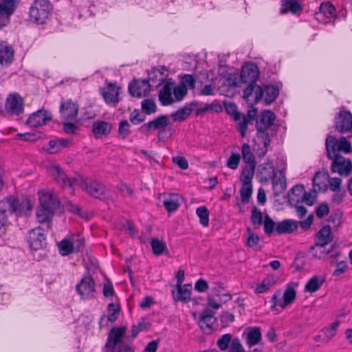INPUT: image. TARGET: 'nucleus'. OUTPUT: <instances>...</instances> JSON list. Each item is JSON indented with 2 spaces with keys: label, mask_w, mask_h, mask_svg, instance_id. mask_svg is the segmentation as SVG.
I'll list each match as a JSON object with an SVG mask.
<instances>
[{
  "label": "nucleus",
  "mask_w": 352,
  "mask_h": 352,
  "mask_svg": "<svg viewBox=\"0 0 352 352\" xmlns=\"http://www.w3.org/2000/svg\"><path fill=\"white\" fill-rule=\"evenodd\" d=\"M78 113V104L71 99L61 102L60 106V113L61 118L65 121L77 122Z\"/></svg>",
  "instance_id": "nucleus-6"
},
{
  "label": "nucleus",
  "mask_w": 352,
  "mask_h": 352,
  "mask_svg": "<svg viewBox=\"0 0 352 352\" xmlns=\"http://www.w3.org/2000/svg\"><path fill=\"white\" fill-rule=\"evenodd\" d=\"M338 149L339 151H342L345 153H349L351 151V145L346 138L342 137L338 141Z\"/></svg>",
  "instance_id": "nucleus-63"
},
{
  "label": "nucleus",
  "mask_w": 352,
  "mask_h": 352,
  "mask_svg": "<svg viewBox=\"0 0 352 352\" xmlns=\"http://www.w3.org/2000/svg\"><path fill=\"white\" fill-rule=\"evenodd\" d=\"M177 292L175 294L173 292V298L175 301H184L188 302L190 299L192 285L186 284L183 287L182 285L177 286Z\"/></svg>",
  "instance_id": "nucleus-34"
},
{
  "label": "nucleus",
  "mask_w": 352,
  "mask_h": 352,
  "mask_svg": "<svg viewBox=\"0 0 352 352\" xmlns=\"http://www.w3.org/2000/svg\"><path fill=\"white\" fill-rule=\"evenodd\" d=\"M225 108H226V111L228 112V113L231 115L233 117L234 121H238V120H239L240 114H241V113L237 111V107L234 104H233V103L225 104Z\"/></svg>",
  "instance_id": "nucleus-61"
},
{
  "label": "nucleus",
  "mask_w": 352,
  "mask_h": 352,
  "mask_svg": "<svg viewBox=\"0 0 352 352\" xmlns=\"http://www.w3.org/2000/svg\"><path fill=\"white\" fill-rule=\"evenodd\" d=\"M327 245H316V243L309 248V253L315 258L318 259H324L327 256L331 257H337L340 255V252L336 248L335 245H332L331 248L327 249Z\"/></svg>",
  "instance_id": "nucleus-15"
},
{
  "label": "nucleus",
  "mask_w": 352,
  "mask_h": 352,
  "mask_svg": "<svg viewBox=\"0 0 352 352\" xmlns=\"http://www.w3.org/2000/svg\"><path fill=\"white\" fill-rule=\"evenodd\" d=\"M319 11L326 18L331 19L336 16V10L334 6L329 1L322 2L320 7Z\"/></svg>",
  "instance_id": "nucleus-41"
},
{
  "label": "nucleus",
  "mask_w": 352,
  "mask_h": 352,
  "mask_svg": "<svg viewBox=\"0 0 352 352\" xmlns=\"http://www.w3.org/2000/svg\"><path fill=\"white\" fill-rule=\"evenodd\" d=\"M54 212V210L39 206L36 210V217L38 221L41 223L45 222L49 223L52 219Z\"/></svg>",
  "instance_id": "nucleus-40"
},
{
  "label": "nucleus",
  "mask_w": 352,
  "mask_h": 352,
  "mask_svg": "<svg viewBox=\"0 0 352 352\" xmlns=\"http://www.w3.org/2000/svg\"><path fill=\"white\" fill-rule=\"evenodd\" d=\"M265 94V102L269 104L273 102L279 94V86L278 85H267L263 89Z\"/></svg>",
  "instance_id": "nucleus-35"
},
{
  "label": "nucleus",
  "mask_w": 352,
  "mask_h": 352,
  "mask_svg": "<svg viewBox=\"0 0 352 352\" xmlns=\"http://www.w3.org/2000/svg\"><path fill=\"white\" fill-rule=\"evenodd\" d=\"M181 197L177 194H173L164 201V206L168 212L176 211L180 206Z\"/></svg>",
  "instance_id": "nucleus-36"
},
{
  "label": "nucleus",
  "mask_w": 352,
  "mask_h": 352,
  "mask_svg": "<svg viewBox=\"0 0 352 352\" xmlns=\"http://www.w3.org/2000/svg\"><path fill=\"white\" fill-rule=\"evenodd\" d=\"M281 291L278 290L276 291L272 297V305L271 306V309L272 311L276 310V308L277 306H279L281 307V309H285L284 306L283 305V300H281Z\"/></svg>",
  "instance_id": "nucleus-59"
},
{
  "label": "nucleus",
  "mask_w": 352,
  "mask_h": 352,
  "mask_svg": "<svg viewBox=\"0 0 352 352\" xmlns=\"http://www.w3.org/2000/svg\"><path fill=\"white\" fill-rule=\"evenodd\" d=\"M131 133L130 124L126 120H122L119 122L118 134L122 140L126 139Z\"/></svg>",
  "instance_id": "nucleus-47"
},
{
  "label": "nucleus",
  "mask_w": 352,
  "mask_h": 352,
  "mask_svg": "<svg viewBox=\"0 0 352 352\" xmlns=\"http://www.w3.org/2000/svg\"><path fill=\"white\" fill-rule=\"evenodd\" d=\"M241 202L248 204L252 193V184H243L240 190Z\"/></svg>",
  "instance_id": "nucleus-49"
},
{
  "label": "nucleus",
  "mask_w": 352,
  "mask_h": 352,
  "mask_svg": "<svg viewBox=\"0 0 352 352\" xmlns=\"http://www.w3.org/2000/svg\"><path fill=\"white\" fill-rule=\"evenodd\" d=\"M236 122H237V129L240 132L241 135L243 138L245 137L248 129V124L250 123V122L245 118V115L242 114H240L239 120Z\"/></svg>",
  "instance_id": "nucleus-53"
},
{
  "label": "nucleus",
  "mask_w": 352,
  "mask_h": 352,
  "mask_svg": "<svg viewBox=\"0 0 352 352\" xmlns=\"http://www.w3.org/2000/svg\"><path fill=\"white\" fill-rule=\"evenodd\" d=\"M170 124V120L167 116H161L144 124L142 126L141 129L146 132H148L151 129L164 130Z\"/></svg>",
  "instance_id": "nucleus-25"
},
{
  "label": "nucleus",
  "mask_w": 352,
  "mask_h": 352,
  "mask_svg": "<svg viewBox=\"0 0 352 352\" xmlns=\"http://www.w3.org/2000/svg\"><path fill=\"white\" fill-rule=\"evenodd\" d=\"M333 234L330 226H323L316 236V245H327L333 241Z\"/></svg>",
  "instance_id": "nucleus-29"
},
{
  "label": "nucleus",
  "mask_w": 352,
  "mask_h": 352,
  "mask_svg": "<svg viewBox=\"0 0 352 352\" xmlns=\"http://www.w3.org/2000/svg\"><path fill=\"white\" fill-rule=\"evenodd\" d=\"M111 124L105 121H96L92 125V132L96 138L107 136L111 131Z\"/></svg>",
  "instance_id": "nucleus-31"
},
{
  "label": "nucleus",
  "mask_w": 352,
  "mask_h": 352,
  "mask_svg": "<svg viewBox=\"0 0 352 352\" xmlns=\"http://www.w3.org/2000/svg\"><path fill=\"white\" fill-rule=\"evenodd\" d=\"M274 285V282L269 278H266L255 288V292L262 294L268 291Z\"/></svg>",
  "instance_id": "nucleus-51"
},
{
  "label": "nucleus",
  "mask_w": 352,
  "mask_h": 352,
  "mask_svg": "<svg viewBox=\"0 0 352 352\" xmlns=\"http://www.w3.org/2000/svg\"><path fill=\"white\" fill-rule=\"evenodd\" d=\"M232 340V335L226 333L219 338L217 344L221 351H226L230 347Z\"/></svg>",
  "instance_id": "nucleus-48"
},
{
  "label": "nucleus",
  "mask_w": 352,
  "mask_h": 352,
  "mask_svg": "<svg viewBox=\"0 0 352 352\" xmlns=\"http://www.w3.org/2000/svg\"><path fill=\"white\" fill-rule=\"evenodd\" d=\"M126 327H113L108 334L103 352H134L132 342L124 340Z\"/></svg>",
  "instance_id": "nucleus-2"
},
{
  "label": "nucleus",
  "mask_w": 352,
  "mask_h": 352,
  "mask_svg": "<svg viewBox=\"0 0 352 352\" xmlns=\"http://www.w3.org/2000/svg\"><path fill=\"white\" fill-rule=\"evenodd\" d=\"M241 155L237 153H233L227 160V166L231 169L235 170L238 168L240 162Z\"/></svg>",
  "instance_id": "nucleus-57"
},
{
  "label": "nucleus",
  "mask_w": 352,
  "mask_h": 352,
  "mask_svg": "<svg viewBox=\"0 0 352 352\" xmlns=\"http://www.w3.org/2000/svg\"><path fill=\"white\" fill-rule=\"evenodd\" d=\"M14 50L6 42H0V65H9L12 62Z\"/></svg>",
  "instance_id": "nucleus-30"
},
{
  "label": "nucleus",
  "mask_w": 352,
  "mask_h": 352,
  "mask_svg": "<svg viewBox=\"0 0 352 352\" xmlns=\"http://www.w3.org/2000/svg\"><path fill=\"white\" fill-rule=\"evenodd\" d=\"M16 7L14 0H3L0 2V28H3L10 23V16L14 13Z\"/></svg>",
  "instance_id": "nucleus-11"
},
{
  "label": "nucleus",
  "mask_w": 352,
  "mask_h": 352,
  "mask_svg": "<svg viewBox=\"0 0 352 352\" xmlns=\"http://www.w3.org/2000/svg\"><path fill=\"white\" fill-rule=\"evenodd\" d=\"M151 245L153 253L156 256H160L164 252H168L166 243L163 240H160L157 238L151 239Z\"/></svg>",
  "instance_id": "nucleus-39"
},
{
  "label": "nucleus",
  "mask_w": 352,
  "mask_h": 352,
  "mask_svg": "<svg viewBox=\"0 0 352 352\" xmlns=\"http://www.w3.org/2000/svg\"><path fill=\"white\" fill-rule=\"evenodd\" d=\"M263 224L264 231L266 234L270 235L274 231H275L276 224L268 215L265 217Z\"/></svg>",
  "instance_id": "nucleus-60"
},
{
  "label": "nucleus",
  "mask_w": 352,
  "mask_h": 352,
  "mask_svg": "<svg viewBox=\"0 0 352 352\" xmlns=\"http://www.w3.org/2000/svg\"><path fill=\"white\" fill-rule=\"evenodd\" d=\"M324 282V278L314 276L311 277L305 285V290L309 293L318 291Z\"/></svg>",
  "instance_id": "nucleus-37"
},
{
  "label": "nucleus",
  "mask_w": 352,
  "mask_h": 352,
  "mask_svg": "<svg viewBox=\"0 0 352 352\" xmlns=\"http://www.w3.org/2000/svg\"><path fill=\"white\" fill-rule=\"evenodd\" d=\"M196 214L199 218L200 223L207 227L209 224V210L206 206H201L197 208Z\"/></svg>",
  "instance_id": "nucleus-46"
},
{
  "label": "nucleus",
  "mask_w": 352,
  "mask_h": 352,
  "mask_svg": "<svg viewBox=\"0 0 352 352\" xmlns=\"http://www.w3.org/2000/svg\"><path fill=\"white\" fill-rule=\"evenodd\" d=\"M214 314V311L208 309H205L201 312L198 324L203 331L211 330L212 329L213 324L217 321Z\"/></svg>",
  "instance_id": "nucleus-21"
},
{
  "label": "nucleus",
  "mask_w": 352,
  "mask_h": 352,
  "mask_svg": "<svg viewBox=\"0 0 352 352\" xmlns=\"http://www.w3.org/2000/svg\"><path fill=\"white\" fill-rule=\"evenodd\" d=\"M78 294L83 299L92 298L96 292V283L91 276L83 277L76 285Z\"/></svg>",
  "instance_id": "nucleus-5"
},
{
  "label": "nucleus",
  "mask_w": 352,
  "mask_h": 352,
  "mask_svg": "<svg viewBox=\"0 0 352 352\" xmlns=\"http://www.w3.org/2000/svg\"><path fill=\"white\" fill-rule=\"evenodd\" d=\"M298 222L293 219H285L276 224L275 232L278 234H291L296 231Z\"/></svg>",
  "instance_id": "nucleus-24"
},
{
  "label": "nucleus",
  "mask_w": 352,
  "mask_h": 352,
  "mask_svg": "<svg viewBox=\"0 0 352 352\" xmlns=\"http://www.w3.org/2000/svg\"><path fill=\"white\" fill-rule=\"evenodd\" d=\"M40 206L55 211L60 206L57 198L52 193L42 192L39 194Z\"/></svg>",
  "instance_id": "nucleus-23"
},
{
  "label": "nucleus",
  "mask_w": 352,
  "mask_h": 352,
  "mask_svg": "<svg viewBox=\"0 0 352 352\" xmlns=\"http://www.w3.org/2000/svg\"><path fill=\"white\" fill-rule=\"evenodd\" d=\"M50 173L53 178L61 185L63 188L69 187L72 188L74 184L77 182V179H69L65 172L58 165H53L49 169Z\"/></svg>",
  "instance_id": "nucleus-18"
},
{
  "label": "nucleus",
  "mask_w": 352,
  "mask_h": 352,
  "mask_svg": "<svg viewBox=\"0 0 352 352\" xmlns=\"http://www.w3.org/2000/svg\"><path fill=\"white\" fill-rule=\"evenodd\" d=\"M278 175H274L272 179V186L274 190V195L275 197L279 196L286 189V176L283 170H279L277 172Z\"/></svg>",
  "instance_id": "nucleus-22"
},
{
  "label": "nucleus",
  "mask_w": 352,
  "mask_h": 352,
  "mask_svg": "<svg viewBox=\"0 0 352 352\" xmlns=\"http://www.w3.org/2000/svg\"><path fill=\"white\" fill-rule=\"evenodd\" d=\"M20 206L19 200L15 197H6L0 201V214L8 219L9 215L20 212Z\"/></svg>",
  "instance_id": "nucleus-10"
},
{
  "label": "nucleus",
  "mask_w": 352,
  "mask_h": 352,
  "mask_svg": "<svg viewBox=\"0 0 352 352\" xmlns=\"http://www.w3.org/2000/svg\"><path fill=\"white\" fill-rule=\"evenodd\" d=\"M52 11V5L48 0H34L30 8V17L37 24H44Z\"/></svg>",
  "instance_id": "nucleus-3"
},
{
  "label": "nucleus",
  "mask_w": 352,
  "mask_h": 352,
  "mask_svg": "<svg viewBox=\"0 0 352 352\" xmlns=\"http://www.w3.org/2000/svg\"><path fill=\"white\" fill-rule=\"evenodd\" d=\"M249 85L243 91V98L247 100L252 96L254 97V102H258L263 96V89L256 82H248Z\"/></svg>",
  "instance_id": "nucleus-27"
},
{
  "label": "nucleus",
  "mask_w": 352,
  "mask_h": 352,
  "mask_svg": "<svg viewBox=\"0 0 352 352\" xmlns=\"http://www.w3.org/2000/svg\"><path fill=\"white\" fill-rule=\"evenodd\" d=\"M181 85H184L186 87L190 89L195 88L196 78L191 74H184L181 79Z\"/></svg>",
  "instance_id": "nucleus-54"
},
{
  "label": "nucleus",
  "mask_w": 352,
  "mask_h": 352,
  "mask_svg": "<svg viewBox=\"0 0 352 352\" xmlns=\"http://www.w3.org/2000/svg\"><path fill=\"white\" fill-rule=\"evenodd\" d=\"M120 311V308L118 305H116L113 303H110L108 305V316L107 319L108 321L111 322H115L118 316Z\"/></svg>",
  "instance_id": "nucleus-52"
},
{
  "label": "nucleus",
  "mask_w": 352,
  "mask_h": 352,
  "mask_svg": "<svg viewBox=\"0 0 352 352\" xmlns=\"http://www.w3.org/2000/svg\"><path fill=\"white\" fill-rule=\"evenodd\" d=\"M173 94L175 101H181L188 94V89L184 85L179 84L175 87H173Z\"/></svg>",
  "instance_id": "nucleus-50"
},
{
  "label": "nucleus",
  "mask_w": 352,
  "mask_h": 352,
  "mask_svg": "<svg viewBox=\"0 0 352 352\" xmlns=\"http://www.w3.org/2000/svg\"><path fill=\"white\" fill-rule=\"evenodd\" d=\"M199 104L197 101H192L186 104L184 107L179 109L174 113H172L170 116L173 118L174 121H184L190 115L192 111Z\"/></svg>",
  "instance_id": "nucleus-26"
},
{
  "label": "nucleus",
  "mask_w": 352,
  "mask_h": 352,
  "mask_svg": "<svg viewBox=\"0 0 352 352\" xmlns=\"http://www.w3.org/2000/svg\"><path fill=\"white\" fill-rule=\"evenodd\" d=\"M148 80H134L129 85V91L133 97H146L150 92Z\"/></svg>",
  "instance_id": "nucleus-14"
},
{
  "label": "nucleus",
  "mask_w": 352,
  "mask_h": 352,
  "mask_svg": "<svg viewBox=\"0 0 352 352\" xmlns=\"http://www.w3.org/2000/svg\"><path fill=\"white\" fill-rule=\"evenodd\" d=\"M262 338L261 331L259 327H250L245 334L246 344L251 348L258 344Z\"/></svg>",
  "instance_id": "nucleus-33"
},
{
  "label": "nucleus",
  "mask_w": 352,
  "mask_h": 352,
  "mask_svg": "<svg viewBox=\"0 0 352 352\" xmlns=\"http://www.w3.org/2000/svg\"><path fill=\"white\" fill-rule=\"evenodd\" d=\"M58 250L60 254L63 256H67L75 252L74 245L70 240L67 239H63L58 243Z\"/></svg>",
  "instance_id": "nucleus-45"
},
{
  "label": "nucleus",
  "mask_w": 352,
  "mask_h": 352,
  "mask_svg": "<svg viewBox=\"0 0 352 352\" xmlns=\"http://www.w3.org/2000/svg\"><path fill=\"white\" fill-rule=\"evenodd\" d=\"M79 182L82 188L95 198L101 199L106 194V188L97 181L80 178Z\"/></svg>",
  "instance_id": "nucleus-4"
},
{
  "label": "nucleus",
  "mask_w": 352,
  "mask_h": 352,
  "mask_svg": "<svg viewBox=\"0 0 352 352\" xmlns=\"http://www.w3.org/2000/svg\"><path fill=\"white\" fill-rule=\"evenodd\" d=\"M296 298V292L289 284L283 295V305L285 308L291 305Z\"/></svg>",
  "instance_id": "nucleus-42"
},
{
  "label": "nucleus",
  "mask_w": 352,
  "mask_h": 352,
  "mask_svg": "<svg viewBox=\"0 0 352 352\" xmlns=\"http://www.w3.org/2000/svg\"><path fill=\"white\" fill-rule=\"evenodd\" d=\"M259 241V237L252 232L249 228H247V245L250 248H255Z\"/></svg>",
  "instance_id": "nucleus-55"
},
{
  "label": "nucleus",
  "mask_w": 352,
  "mask_h": 352,
  "mask_svg": "<svg viewBox=\"0 0 352 352\" xmlns=\"http://www.w3.org/2000/svg\"><path fill=\"white\" fill-rule=\"evenodd\" d=\"M321 176H322L324 178H329V186L331 190L333 192L339 191L340 185L342 184V179L339 177L329 178V173L327 171L324 173L318 171L316 173L312 179L314 186H319V184L317 183V181Z\"/></svg>",
  "instance_id": "nucleus-28"
},
{
  "label": "nucleus",
  "mask_w": 352,
  "mask_h": 352,
  "mask_svg": "<svg viewBox=\"0 0 352 352\" xmlns=\"http://www.w3.org/2000/svg\"><path fill=\"white\" fill-rule=\"evenodd\" d=\"M280 14L290 12L294 15L299 16L303 10V3L301 0H280Z\"/></svg>",
  "instance_id": "nucleus-19"
},
{
  "label": "nucleus",
  "mask_w": 352,
  "mask_h": 352,
  "mask_svg": "<svg viewBox=\"0 0 352 352\" xmlns=\"http://www.w3.org/2000/svg\"><path fill=\"white\" fill-rule=\"evenodd\" d=\"M173 85L174 82H173L171 79H169L160 90L158 97L162 105L168 106L174 102V99L172 97Z\"/></svg>",
  "instance_id": "nucleus-20"
},
{
  "label": "nucleus",
  "mask_w": 352,
  "mask_h": 352,
  "mask_svg": "<svg viewBox=\"0 0 352 352\" xmlns=\"http://www.w3.org/2000/svg\"><path fill=\"white\" fill-rule=\"evenodd\" d=\"M251 221L254 225L261 226L263 222V215L258 209L254 208L252 211Z\"/></svg>",
  "instance_id": "nucleus-64"
},
{
  "label": "nucleus",
  "mask_w": 352,
  "mask_h": 352,
  "mask_svg": "<svg viewBox=\"0 0 352 352\" xmlns=\"http://www.w3.org/2000/svg\"><path fill=\"white\" fill-rule=\"evenodd\" d=\"M335 127L341 133L352 130V114L349 111H340L335 118Z\"/></svg>",
  "instance_id": "nucleus-8"
},
{
  "label": "nucleus",
  "mask_w": 352,
  "mask_h": 352,
  "mask_svg": "<svg viewBox=\"0 0 352 352\" xmlns=\"http://www.w3.org/2000/svg\"><path fill=\"white\" fill-rule=\"evenodd\" d=\"M332 173H337L340 176L347 177L351 173L352 162L343 156L334 157L331 166Z\"/></svg>",
  "instance_id": "nucleus-9"
},
{
  "label": "nucleus",
  "mask_w": 352,
  "mask_h": 352,
  "mask_svg": "<svg viewBox=\"0 0 352 352\" xmlns=\"http://www.w3.org/2000/svg\"><path fill=\"white\" fill-rule=\"evenodd\" d=\"M223 110L222 106L217 100H214L212 103L206 104L205 107L199 108L196 110L197 116L205 114L207 112L220 113Z\"/></svg>",
  "instance_id": "nucleus-38"
},
{
  "label": "nucleus",
  "mask_w": 352,
  "mask_h": 352,
  "mask_svg": "<svg viewBox=\"0 0 352 352\" xmlns=\"http://www.w3.org/2000/svg\"><path fill=\"white\" fill-rule=\"evenodd\" d=\"M52 119V116L49 111L39 109L30 116L25 124L30 127H39L46 124Z\"/></svg>",
  "instance_id": "nucleus-12"
},
{
  "label": "nucleus",
  "mask_w": 352,
  "mask_h": 352,
  "mask_svg": "<svg viewBox=\"0 0 352 352\" xmlns=\"http://www.w3.org/2000/svg\"><path fill=\"white\" fill-rule=\"evenodd\" d=\"M276 116L270 110H265L256 120V128L257 133L254 139V151L259 157L265 156L271 140L267 131L274 125Z\"/></svg>",
  "instance_id": "nucleus-1"
},
{
  "label": "nucleus",
  "mask_w": 352,
  "mask_h": 352,
  "mask_svg": "<svg viewBox=\"0 0 352 352\" xmlns=\"http://www.w3.org/2000/svg\"><path fill=\"white\" fill-rule=\"evenodd\" d=\"M242 158L246 163V165L256 166L255 157L251 151L250 146L248 144L244 143L241 148Z\"/></svg>",
  "instance_id": "nucleus-43"
},
{
  "label": "nucleus",
  "mask_w": 352,
  "mask_h": 352,
  "mask_svg": "<svg viewBox=\"0 0 352 352\" xmlns=\"http://www.w3.org/2000/svg\"><path fill=\"white\" fill-rule=\"evenodd\" d=\"M326 149L327 157L330 160H333L334 157H340L338 153V141L337 139L331 135H328L326 139Z\"/></svg>",
  "instance_id": "nucleus-32"
},
{
  "label": "nucleus",
  "mask_w": 352,
  "mask_h": 352,
  "mask_svg": "<svg viewBox=\"0 0 352 352\" xmlns=\"http://www.w3.org/2000/svg\"><path fill=\"white\" fill-rule=\"evenodd\" d=\"M28 242L30 248L33 250L45 248L47 242L43 230L39 226L31 230L29 232Z\"/></svg>",
  "instance_id": "nucleus-7"
},
{
  "label": "nucleus",
  "mask_w": 352,
  "mask_h": 352,
  "mask_svg": "<svg viewBox=\"0 0 352 352\" xmlns=\"http://www.w3.org/2000/svg\"><path fill=\"white\" fill-rule=\"evenodd\" d=\"M142 109L146 114H151L155 112L156 105L153 100L146 99L142 101Z\"/></svg>",
  "instance_id": "nucleus-58"
},
{
  "label": "nucleus",
  "mask_w": 352,
  "mask_h": 352,
  "mask_svg": "<svg viewBox=\"0 0 352 352\" xmlns=\"http://www.w3.org/2000/svg\"><path fill=\"white\" fill-rule=\"evenodd\" d=\"M255 167L256 166L254 165H245L241 175V181L243 184H252V179L254 175Z\"/></svg>",
  "instance_id": "nucleus-44"
},
{
  "label": "nucleus",
  "mask_w": 352,
  "mask_h": 352,
  "mask_svg": "<svg viewBox=\"0 0 352 352\" xmlns=\"http://www.w3.org/2000/svg\"><path fill=\"white\" fill-rule=\"evenodd\" d=\"M129 120L132 124H139L144 121L145 116L140 113L138 109H134L130 114Z\"/></svg>",
  "instance_id": "nucleus-56"
},
{
  "label": "nucleus",
  "mask_w": 352,
  "mask_h": 352,
  "mask_svg": "<svg viewBox=\"0 0 352 352\" xmlns=\"http://www.w3.org/2000/svg\"><path fill=\"white\" fill-rule=\"evenodd\" d=\"M119 89L113 82H108L106 87L101 89V94L107 104L115 106L119 102Z\"/></svg>",
  "instance_id": "nucleus-16"
},
{
  "label": "nucleus",
  "mask_w": 352,
  "mask_h": 352,
  "mask_svg": "<svg viewBox=\"0 0 352 352\" xmlns=\"http://www.w3.org/2000/svg\"><path fill=\"white\" fill-rule=\"evenodd\" d=\"M6 110L8 113L16 116H19L23 113V100L19 94H10L6 99Z\"/></svg>",
  "instance_id": "nucleus-13"
},
{
  "label": "nucleus",
  "mask_w": 352,
  "mask_h": 352,
  "mask_svg": "<svg viewBox=\"0 0 352 352\" xmlns=\"http://www.w3.org/2000/svg\"><path fill=\"white\" fill-rule=\"evenodd\" d=\"M240 77L244 83L256 82L259 77L258 66L252 63L245 64L242 67Z\"/></svg>",
  "instance_id": "nucleus-17"
},
{
  "label": "nucleus",
  "mask_w": 352,
  "mask_h": 352,
  "mask_svg": "<svg viewBox=\"0 0 352 352\" xmlns=\"http://www.w3.org/2000/svg\"><path fill=\"white\" fill-rule=\"evenodd\" d=\"M228 352H245L239 338H235L233 339L228 349Z\"/></svg>",
  "instance_id": "nucleus-62"
}]
</instances>
